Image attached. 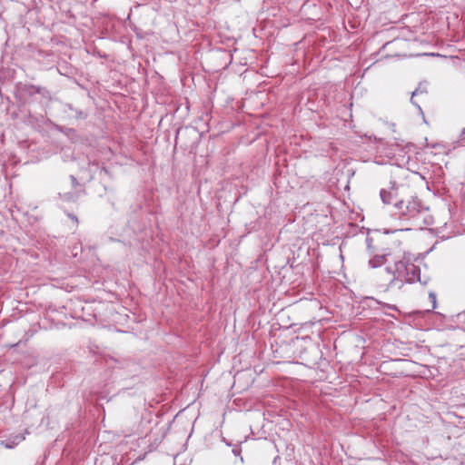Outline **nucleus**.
I'll use <instances>...</instances> for the list:
<instances>
[{
    "instance_id": "f257e3e1",
    "label": "nucleus",
    "mask_w": 465,
    "mask_h": 465,
    "mask_svg": "<svg viewBox=\"0 0 465 465\" xmlns=\"http://www.w3.org/2000/svg\"><path fill=\"white\" fill-rule=\"evenodd\" d=\"M366 245L371 256L368 264L372 269L379 268L389 262L394 263L402 252L400 248L401 242L391 241L388 236L380 233L368 234Z\"/></svg>"
},
{
    "instance_id": "7ed1b4c3",
    "label": "nucleus",
    "mask_w": 465,
    "mask_h": 465,
    "mask_svg": "<svg viewBox=\"0 0 465 465\" xmlns=\"http://www.w3.org/2000/svg\"><path fill=\"white\" fill-rule=\"evenodd\" d=\"M393 204L396 209L395 214L405 220H418L428 212V208L424 207L417 198H412L407 202L403 200L396 201Z\"/></svg>"
},
{
    "instance_id": "20e7f679",
    "label": "nucleus",
    "mask_w": 465,
    "mask_h": 465,
    "mask_svg": "<svg viewBox=\"0 0 465 465\" xmlns=\"http://www.w3.org/2000/svg\"><path fill=\"white\" fill-rule=\"evenodd\" d=\"M380 197L384 204H391L394 201H398V186L396 183H391L389 188L381 189Z\"/></svg>"
},
{
    "instance_id": "9b49d317",
    "label": "nucleus",
    "mask_w": 465,
    "mask_h": 465,
    "mask_svg": "<svg viewBox=\"0 0 465 465\" xmlns=\"http://www.w3.org/2000/svg\"><path fill=\"white\" fill-rule=\"evenodd\" d=\"M70 180H71V183H72V185L74 188H76L77 186H79V183H78L77 179L75 178V176L70 175Z\"/></svg>"
},
{
    "instance_id": "f03ea898",
    "label": "nucleus",
    "mask_w": 465,
    "mask_h": 465,
    "mask_svg": "<svg viewBox=\"0 0 465 465\" xmlns=\"http://www.w3.org/2000/svg\"><path fill=\"white\" fill-rule=\"evenodd\" d=\"M386 271L393 275L391 284L395 281H401L407 283H427L426 281L421 282L420 267L412 262L411 255H406L404 252L402 255H400V258L396 259L392 267L387 266Z\"/></svg>"
},
{
    "instance_id": "9d476101",
    "label": "nucleus",
    "mask_w": 465,
    "mask_h": 465,
    "mask_svg": "<svg viewBox=\"0 0 465 465\" xmlns=\"http://www.w3.org/2000/svg\"><path fill=\"white\" fill-rule=\"evenodd\" d=\"M429 299L430 301V302L432 303V307H431V310H434L436 308V305H437V296L434 292H430L429 293Z\"/></svg>"
},
{
    "instance_id": "f8f14e48",
    "label": "nucleus",
    "mask_w": 465,
    "mask_h": 465,
    "mask_svg": "<svg viewBox=\"0 0 465 465\" xmlns=\"http://www.w3.org/2000/svg\"><path fill=\"white\" fill-rule=\"evenodd\" d=\"M66 215L73 221L76 224H78L79 221H78V218L73 214V213H67Z\"/></svg>"
},
{
    "instance_id": "2eb2a0df",
    "label": "nucleus",
    "mask_w": 465,
    "mask_h": 465,
    "mask_svg": "<svg viewBox=\"0 0 465 465\" xmlns=\"http://www.w3.org/2000/svg\"><path fill=\"white\" fill-rule=\"evenodd\" d=\"M101 172H104L105 174H109V171H108V169L105 166H103L101 168Z\"/></svg>"
},
{
    "instance_id": "ddd939ff",
    "label": "nucleus",
    "mask_w": 465,
    "mask_h": 465,
    "mask_svg": "<svg viewBox=\"0 0 465 465\" xmlns=\"http://www.w3.org/2000/svg\"><path fill=\"white\" fill-rule=\"evenodd\" d=\"M76 115L78 118H82V119H84L87 116V114L82 111H79V112L77 111Z\"/></svg>"
},
{
    "instance_id": "1a4fd4ad",
    "label": "nucleus",
    "mask_w": 465,
    "mask_h": 465,
    "mask_svg": "<svg viewBox=\"0 0 465 465\" xmlns=\"http://www.w3.org/2000/svg\"><path fill=\"white\" fill-rule=\"evenodd\" d=\"M232 453L235 455V456H238L240 458V461L241 463H243L244 462V460H243V457L242 456V449L239 445H235L233 448H232Z\"/></svg>"
},
{
    "instance_id": "0eeeda50",
    "label": "nucleus",
    "mask_w": 465,
    "mask_h": 465,
    "mask_svg": "<svg viewBox=\"0 0 465 465\" xmlns=\"http://www.w3.org/2000/svg\"><path fill=\"white\" fill-rule=\"evenodd\" d=\"M427 94H428V91H427L426 85L423 84H420L419 86L412 92L411 98V103L420 110V106L416 103V101L414 100V97L418 96L420 94L426 95Z\"/></svg>"
},
{
    "instance_id": "39448f33",
    "label": "nucleus",
    "mask_w": 465,
    "mask_h": 465,
    "mask_svg": "<svg viewBox=\"0 0 465 465\" xmlns=\"http://www.w3.org/2000/svg\"><path fill=\"white\" fill-rule=\"evenodd\" d=\"M23 91L29 96H33L34 94H38L46 99H49L51 97L50 92L45 87L39 85H35L31 84H25L23 86Z\"/></svg>"
},
{
    "instance_id": "6e6552de",
    "label": "nucleus",
    "mask_w": 465,
    "mask_h": 465,
    "mask_svg": "<svg viewBox=\"0 0 465 465\" xmlns=\"http://www.w3.org/2000/svg\"><path fill=\"white\" fill-rule=\"evenodd\" d=\"M77 197V194L74 193H65L64 194H60V198L64 202H75Z\"/></svg>"
},
{
    "instance_id": "423d86ee",
    "label": "nucleus",
    "mask_w": 465,
    "mask_h": 465,
    "mask_svg": "<svg viewBox=\"0 0 465 465\" xmlns=\"http://www.w3.org/2000/svg\"><path fill=\"white\" fill-rule=\"evenodd\" d=\"M24 440H25V437L20 435V434H18V435H15V437H13L11 439H7L5 440H2L1 444L3 446H5V448H6V449H13L16 445H18L20 442H22Z\"/></svg>"
},
{
    "instance_id": "4468645a",
    "label": "nucleus",
    "mask_w": 465,
    "mask_h": 465,
    "mask_svg": "<svg viewBox=\"0 0 465 465\" xmlns=\"http://www.w3.org/2000/svg\"><path fill=\"white\" fill-rule=\"evenodd\" d=\"M460 137V140L465 141V128L462 129Z\"/></svg>"
}]
</instances>
